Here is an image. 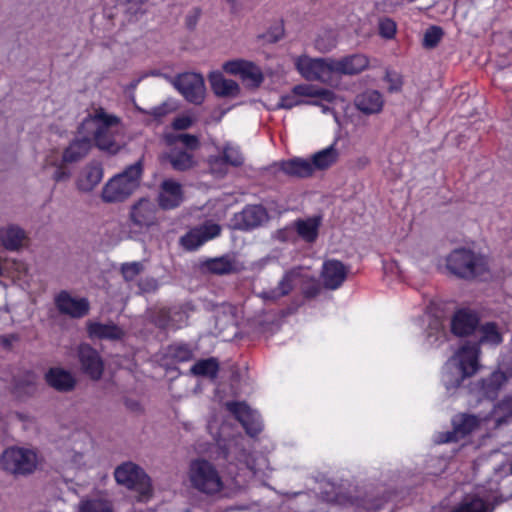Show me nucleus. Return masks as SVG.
I'll return each instance as SVG.
<instances>
[{
	"instance_id": "obj_55",
	"label": "nucleus",
	"mask_w": 512,
	"mask_h": 512,
	"mask_svg": "<svg viewBox=\"0 0 512 512\" xmlns=\"http://www.w3.org/2000/svg\"><path fill=\"white\" fill-rule=\"evenodd\" d=\"M174 107L171 104L164 102L159 106L153 107L148 111H144L145 114L153 117L155 120H161L171 112H173Z\"/></svg>"
},
{
	"instance_id": "obj_2",
	"label": "nucleus",
	"mask_w": 512,
	"mask_h": 512,
	"mask_svg": "<svg viewBox=\"0 0 512 512\" xmlns=\"http://www.w3.org/2000/svg\"><path fill=\"white\" fill-rule=\"evenodd\" d=\"M168 151L163 153L161 160L168 163L177 172H185L197 165L195 151L200 148V140L196 135L180 133L166 137Z\"/></svg>"
},
{
	"instance_id": "obj_51",
	"label": "nucleus",
	"mask_w": 512,
	"mask_h": 512,
	"mask_svg": "<svg viewBox=\"0 0 512 512\" xmlns=\"http://www.w3.org/2000/svg\"><path fill=\"white\" fill-rule=\"evenodd\" d=\"M143 271L140 262L125 263L121 266V273L125 281H133Z\"/></svg>"
},
{
	"instance_id": "obj_18",
	"label": "nucleus",
	"mask_w": 512,
	"mask_h": 512,
	"mask_svg": "<svg viewBox=\"0 0 512 512\" xmlns=\"http://www.w3.org/2000/svg\"><path fill=\"white\" fill-rule=\"evenodd\" d=\"M220 233L221 226L219 224L207 221L189 230L180 238V243L186 250L193 251L205 242L219 236Z\"/></svg>"
},
{
	"instance_id": "obj_6",
	"label": "nucleus",
	"mask_w": 512,
	"mask_h": 512,
	"mask_svg": "<svg viewBox=\"0 0 512 512\" xmlns=\"http://www.w3.org/2000/svg\"><path fill=\"white\" fill-rule=\"evenodd\" d=\"M144 170L143 158L127 166L103 187L101 198L105 203L123 202L140 186Z\"/></svg>"
},
{
	"instance_id": "obj_29",
	"label": "nucleus",
	"mask_w": 512,
	"mask_h": 512,
	"mask_svg": "<svg viewBox=\"0 0 512 512\" xmlns=\"http://www.w3.org/2000/svg\"><path fill=\"white\" fill-rule=\"evenodd\" d=\"M115 5L113 8H104V15L113 20L120 13L124 14L127 17L128 21H131L133 18L137 19L139 15H143L145 10L143 5L148 0H114Z\"/></svg>"
},
{
	"instance_id": "obj_27",
	"label": "nucleus",
	"mask_w": 512,
	"mask_h": 512,
	"mask_svg": "<svg viewBox=\"0 0 512 512\" xmlns=\"http://www.w3.org/2000/svg\"><path fill=\"white\" fill-rule=\"evenodd\" d=\"M512 498V492L509 497L497 496L493 504H490L477 495H466L462 501L451 509L450 512H493L496 505Z\"/></svg>"
},
{
	"instance_id": "obj_1",
	"label": "nucleus",
	"mask_w": 512,
	"mask_h": 512,
	"mask_svg": "<svg viewBox=\"0 0 512 512\" xmlns=\"http://www.w3.org/2000/svg\"><path fill=\"white\" fill-rule=\"evenodd\" d=\"M450 331L458 338L471 339L468 343H488L497 346L503 341L497 323H482L480 313L469 307L455 310L450 320Z\"/></svg>"
},
{
	"instance_id": "obj_22",
	"label": "nucleus",
	"mask_w": 512,
	"mask_h": 512,
	"mask_svg": "<svg viewBox=\"0 0 512 512\" xmlns=\"http://www.w3.org/2000/svg\"><path fill=\"white\" fill-rule=\"evenodd\" d=\"M243 268L242 263L233 254L209 258L201 264V269L204 272L219 276L236 274L242 271Z\"/></svg>"
},
{
	"instance_id": "obj_49",
	"label": "nucleus",
	"mask_w": 512,
	"mask_h": 512,
	"mask_svg": "<svg viewBox=\"0 0 512 512\" xmlns=\"http://www.w3.org/2000/svg\"><path fill=\"white\" fill-rule=\"evenodd\" d=\"M396 23L394 20L388 17L380 19L378 25L379 35L385 39H392L396 34Z\"/></svg>"
},
{
	"instance_id": "obj_45",
	"label": "nucleus",
	"mask_w": 512,
	"mask_h": 512,
	"mask_svg": "<svg viewBox=\"0 0 512 512\" xmlns=\"http://www.w3.org/2000/svg\"><path fill=\"white\" fill-rule=\"evenodd\" d=\"M444 35V31L440 26H430L424 33L422 45L426 49H433L438 46Z\"/></svg>"
},
{
	"instance_id": "obj_23",
	"label": "nucleus",
	"mask_w": 512,
	"mask_h": 512,
	"mask_svg": "<svg viewBox=\"0 0 512 512\" xmlns=\"http://www.w3.org/2000/svg\"><path fill=\"white\" fill-rule=\"evenodd\" d=\"M348 272V268L339 260L324 261L320 274L323 286L329 290L338 289L346 280Z\"/></svg>"
},
{
	"instance_id": "obj_35",
	"label": "nucleus",
	"mask_w": 512,
	"mask_h": 512,
	"mask_svg": "<svg viewBox=\"0 0 512 512\" xmlns=\"http://www.w3.org/2000/svg\"><path fill=\"white\" fill-rule=\"evenodd\" d=\"M210 85L218 97H237L240 93L238 83L231 79H226L221 73H211L209 77Z\"/></svg>"
},
{
	"instance_id": "obj_24",
	"label": "nucleus",
	"mask_w": 512,
	"mask_h": 512,
	"mask_svg": "<svg viewBox=\"0 0 512 512\" xmlns=\"http://www.w3.org/2000/svg\"><path fill=\"white\" fill-rule=\"evenodd\" d=\"M81 368L93 380H99L103 374L104 363L97 352L89 344H82L78 349Z\"/></svg>"
},
{
	"instance_id": "obj_17",
	"label": "nucleus",
	"mask_w": 512,
	"mask_h": 512,
	"mask_svg": "<svg viewBox=\"0 0 512 512\" xmlns=\"http://www.w3.org/2000/svg\"><path fill=\"white\" fill-rule=\"evenodd\" d=\"M219 457L228 463V473L236 477L238 470L247 467L250 453L238 441H230L227 444L219 445Z\"/></svg>"
},
{
	"instance_id": "obj_30",
	"label": "nucleus",
	"mask_w": 512,
	"mask_h": 512,
	"mask_svg": "<svg viewBox=\"0 0 512 512\" xmlns=\"http://www.w3.org/2000/svg\"><path fill=\"white\" fill-rule=\"evenodd\" d=\"M356 108L366 115L377 114L382 111L384 99L377 90H365L355 98Z\"/></svg>"
},
{
	"instance_id": "obj_10",
	"label": "nucleus",
	"mask_w": 512,
	"mask_h": 512,
	"mask_svg": "<svg viewBox=\"0 0 512 512\" xmlns=\"http://www.w3.org/2000/svg\"><path fill=\"white\" fill-rule=\"evenodd\" d=\"M36 464V454L25 448H8L0 458V467L13 475L30 474L35 470Z\"/></svg>"
},
{
	"instance_id": "obj_19",
	"label": "nucleus",
	"mask_w": 512,
	"mask_h": 512,
	"mask_svg": "<svg viewBox=\"0 0 512 512\" xmlns=\"http://www.w3.org/2000/svg\"><path fill=\"white\" fill-rule=\"evenodd\" d=\"M485 343H466L458 351V365L454 366L462 378H470L480 369V346Z\"/></svg>"
},
{
	"instance_id": "obj_63",
	"label": "nucleus",
	"mask_w": 512,
	"mask_h": 512,
	"mask_svg": "<svg viewBox=\"0 0 512 512\" xmlns=\"http://www.w3.org/2000/svg\"><path fill=\"white\" fill-rule=\"evenodd\" d=\"M369 164V159L367 157H360L357 160V166L361 169L365 168Z\"/></svg>"
},
{
	"instance_id": "obj_16",
	"label": "nucleus",
	"mask_w": 512,
	"mask_h": 512,
	"mask_svg": "<svg viewBox=\"0 0 512 512\" xmlns=\"http://www.w3.org/2000/svg\"><path fill=\"white\" fill-rule=\"evenodd\" d=\"M188 314L180 306L163 307L151 315V322L160 330H178L186 325Z\"/></svg>"
},
{
	"instance_id": "obj_32",
	"label": "nucleus",
	"mask_w": 512,
	"mask_h": 512,
	"mask_svg": "<svg viewBox=\"0 0 512 512\" xmlns=\"http://www.w3.org/2000/svg\"><path fill=\"white\" fill-rule=\"evenodd\" d=\"M47 384L59 392H70L76 385L73 375L62 368H50L45 374Z\"/></svg>"
},
{
	"instance_id": "obj_53",
	"label": "nucleus",
	"mask_w": 512,
	"mask_h": 512,
	"mask_svg": "<svg viewBox=\"0 0 512 512\" xmlns=\"http://www.w3.org/2000/svg\"><path fill=\"white\" fill-rule=\"evenodd\" d=\"M276 239L281 242L295 243L297 241V233L294 227V221L285 228L277 230Z\"/></svg>"
},
{
	"instance_id": "obj_60",
	"label": "nucleus",
	"mask_w": 512,
	"mask_h": 512,
	"mask_svg": "<svg viewBox=\"0 0 512 512\" xmlns=\"http://www.w3.org/2000/svg\"><path fill=\"white\" fill-rule=\"evenodd\" d=\"M158 282L154 278H146L141 280L139 283V287L143 292H155L158 289Z\"/></svg>"
},
{
	"instance_id": "obj_9",
	"label": "nucleus",
	"mask_w": 512,
	"mask_h": 512,
	"mask_svg": "<svg viewBox=\"0 0 512 512\" xmlns=\"http://www.w3.org/2000/svg\"><path fill=\"white\" fill-rule=\"evenodd\" d=\"M114 477L118 484L137 492L141 501L151 496V480L140 466L132 462L123 463L115 469Z\"/></svg>"
},
{
	"instance_id": "obj_36",
	"label": "nucleus",
	"mask_w": 512,
	"mask_h": 512,
	"mask_svg": "<svg viewBox=\"0 0 512 512\" xmlns=\"http://www.w3.org/2000/svg\"><path fill=\"white\" fill-rule=\"evenodd\" d=\"M512 375H507L501 370L493 371L488 377L483 378L480 382L483 395L491 400L497 398L500 389L508 381Z\"/></svg>"
},
{
	"instance_id": "obj_42",
	"label": "nucleus",
	"mask_w": 512,
	"mask_h": 512,
	"mask_svg": "<svg viewBox=\"0 0 512 512\" xmlns=\"http://www.w3.org/2000/svg\"><path fill=\"white\" fill-rule=\"evenodd\" d=\"M167 357L174 362H188L193 359L194 353L190 344L174 342L167 347Z\"/></svg>"
},
{
	"instance_id": "obj_34",
	"label": "nucleus",
	"mask_w": 512,
	"mask_h": 512,
	"mask_svg": "<svg viewBox=\"0 0 512 512\" xmlns=\"http://www.w3.org/2000/svg\"><path fill=\"white\" fill-rule=\"evenodd\" d=\"M37 388V375L32 371H27L13 379V394L20 400L34 396Z\"/></svg>"
},
{
	"instance_id": "obj_54",
	"label": "nucleus",
	"mask_w": 512,
	"mask_h": 512,
	"mask_svg": "<svg viewBox=\"0 0 512 512\" xmlns=\"http://www.w3.org/2000/svg\"><path fill=\"white\" fill-rule=\"evenodd\" d=\"M299 97V95H295L293 92L292 94L283 95L277 106L282 109H291L295 106L305 105L306 100L300 99Z\"/></svg>"
},
{
	"instance_id": "obj_58",
	"label": "nucleus",
	"mask_w": 512,
	"mask_h": 512,
	"mask_svg": "<svg viewBox=\"0 0 512 512\" xmlns=\"http://www.w3.org/2000/svg\"><path fill=\"white\" fill-rule=\"evenodd\" d=\"M248 63L249 62L242 60L230 61L226 63L225 68L228 72L232 74H240L242 76L243 71L245 70Z\"/></svg>"
},
{
	"instance_id": "obj_13",
	"label": "nucleus",
	"mask_w": 512,
	"mask_h": 512,
	"mask_svg": "<svg viewBox=\"0 0 512 512\" xmlns=\"http://www.w3.org/2000/svg\"><path fill=\"white\" fill-rule=\"evenodd\" d=\"M332 58H310L300 56L295 61L296 69L308 81H322L333 74Z\"/></svg>"
},
{
	"instance_id": "obj_46",
	"label": "nucleus",
	"mask_w": 512,
	"mask_h": 512,
	"mask_svg": "<svg viewBox=\"0 0 512 512\" xmlns=\"http://www.w3.org/2000/svg\"><path fill=\"white\" fill-rule=\"evenodd\" d=\"M464 380L465 378H462V375L458 374L457 370L450 366L446 367L442 376V381L447 391L457 389Z\"/></svg>"
},
{
	"instance_id": "obj_56",
	"label": "nucleus",
	"mask_w": 512,
	"mask_h": 512,
	"mask_svg": "<svg viewBox=\"0 0 512 512\" xmlns=\"http://www.w3.org/2000/svg\"><path fill=\"white\" fill-rule=\"evenodd\" d=\"M384 80L389 83L388 91L390 93L398 92L401 90L403 82L400 74L397 72L387 70Z\"/></svg>"
},
{
	"instance_id": "obj_57",
	"label": "nucleus",
	"mask_w": 512,
	"mask_h": 512,
	"mask_svg": "<svg viewBox=\"0 0 512 512\" xmlns=\"http://www.w3.org/2000/svg\"><path fill=\"white\" fill-rule=\"evenodd\" d=\"M201 9L198 7H194L192 10L188 12L185 17V26L189 30H194L198 24V21L201 16Z\"/></svg>"
},
{
	"instance_id": "obj_25",
	"label": "nucleus",
	"mask_w": 512,
	"mask_h": 512,
	"mask_svg": "<svg viewBox=\"0 0 512 512\" xmlns=\"http://www.w3.org/2000/svg\"><path fill=\"white\" fill-rule=\"evenodd\" d=\"M333 74L358 75L369 66V58L364 54H352L340 59L332 58Z\"/></svg>"
},
{
	"instance_id": "obj_48",
	"label": "nucleus",
	"mask_w": 512,
	"mask_h": 512,
	"mask_svg": "<svg viewBox=\"0 0 512 512\" xmlns=\"http://www.w3.org/2000/svg\"><path fill=\"white\" fill-rule=\"evenodd\" d=\"M426 340L430 346H439L446 340L445 331L438 322L435 323V327L432 324L429 326Z\"/></svg>"
},
{
	"instance_id": "obj_47",
	"label": "nucleus",
	"mask_w": 512,
	"mask_h": 512,
	"mask_svg": "<svg viewBox=\"0 0 512 512\" xmlns=\"http://www.w3.org/2000/svg\"><path fill=\"white\" fill-rule=\"evenodd\" d=\"M241 77L249 81V85L253 88L259 87L264 80L261 70L252 63H248Z\"/></svg>"
},
{
	"instance_id": "obj_5",
	"label": "nucleus",
	"mask_w": 512,
	"mask_h": 512,
	"mask_svg": "<svg viewBox=\"0 0 512 512\" xmlns=\"http://www.w3.org/2000/svg\"><path fill=\"white\" fill-rule=\"evenodd\" d=\"M447 271L463 280H473L489 272L486 256L468 248H456L446 256Z\"/></svg>"
},
{
	"instance_id": "obj_28",
	"label": "nucleus",
	"mask_w": 512,
	"mask_h": 512,
	"mask_svg": "<svg viewBox=\"0 0 512 512\" xmlns=\"http://www.w3.org/2000/svg\"><path fill=\"white\" fill-rule=\"evenodd\" d=\"M183 201L181 185L173 180H164L160 186L158 206L163 210L177 208Z\"/></svg>"
},
{
	"instance_id": "obj_37",
	"label": "nucleus",
	"mask_w": 512,
	"mask_h": 512,
	"mask_svg": "<svg viewBox=\"0 0 512 512\" xmlns=\"http://www.w3.org/2000/svg\"><path fill=\"white\" fill-rule=\"evenodd\" d=\"M25 239V231L17 225L0 228V242L7 250H18Z\"/></svg>"
},
{
	"instance_id": "obj_52",
	"label": "nucleus",
	"mask_w": 512,
	"mask_h": 512,
	"mask_svg": "<svg viewBox=\"0 0 512 512\" xmlns=\"http://www.w3.org/2000/svg\"><path fill=\"white\" fill-rule=\"evenodd\" d=\"M284 36V26L282 23L276 24L269 28V30L261 35V38L269 44H274L280 41Z\"/></svg>"
},
{
	"instance_id": "obj_4",
	"label": "nucleus",
	"mask_w": 512,
	"mask_h": 512,
	"mask_svg": "<svg viewBox=\"0 0 512 512\" xmlns=\"http://www.w3.org/2000/svg\"><path fill=\"white\" fill-rule=\"evenodd\" d=\"M92 119L97 123L93 134L95 146L111 155L117 154L124 146V128L120 118L107 114L103 108H98Z\"/></svg>"
},
{
	"instance_id": "obj_61",
	"label": "nucleus",
	"mask_w": 512,
	"mask_h": 512,
	"mask_svg": "<svg viewBox=\"0 0 512 512\" xmlns=\"http://www.w3.org/2000/svg\"><path fill=\"white\" fill-rule=\"evenodd\" d=\"M124 405L128 410L134 413H141L143 411L142 405L136 399L125 398Z\"/></svg>"
},
{
	"instance_id": "obj_31",
	"label": "nucleus",
	"mask_w": 512,
	"mask_h": 512,
	"mask_svg": "<svg viewBox=\"0 0 512 512\" xmlns=\"http://www.w3.org/2000/svg\"><path fill=\"white\" fill-rule=\"evenodd\" d=\"M103 178V167L98 162H91L85 166L77 180V189L81 192L92 191Z\"/></svg>"
},
{
	"instance_id": "obj_33",
	"label": "nucleus",
	"mask_w": 512,
	"mask_h": 512,
	"mask_svg": "<svg viewBox=\"0 0 512 512\" xmlns=\"http://www.w3.org/2000/svg\"><path fill=\"white\" fill-rule=\"evenodd\" d=\"M320 226V216L298 218L294 221L297 237L309 244H313L317 240Z\"/></svg>"
},
{
	"instance_id": "obj_14",
	"label": "nucleus",
	"mask_w": 512,
	"mask_h": 512,
	"mask_svg": "<svg viewBox=\"0 0 512 512\" xmlns=\"http://www.w3.org/2000/svg\"><path fill=\"white\" fill-rule=\"evenodd\" d=\"M293 93L295 95L310 98L306 100L305 105H314L322 109L323 113H330L333 111L327 103H333L337 96L336 94L327 88L318 87L313 84H299L293 87Z\"/></svg>"
},
{
	"instance_id": "obj_50",
	"label": "nucleus",
	"mask_w": 512,
	"mask_h": 512,
	"mask_svg": "<svg viewBox=\"0 0 512 512\" xmlns=\"http://www.w3.org/2000/svg\"><path fill=\"white\" fill-rule=\"evenodd\" d=\"M208 163L212 174L218 177H223L227 174L229 165L220 155L210 157Z\"/></svg>"
},
{
	"instance_id": "obj_20",
	"label": "nucleus",
	"mask_w": 512,
	"mask_h": 512,
	"mask_svg": "<svg viewBox=\"0 0 512 512\" xmlns=\"http://www.w3.org/2000/svg\"><path fill=\"white\" fill-rule=\"evenodd\" d=\"M267 209L258 205H247L240 213L235 214L233 225L235 229L249 231L260 227L269 221Z\"/></svg>"
},
{
	"instance_id": "obj_3",
	"label": "nucleus",
	"mask_w": 512,
	"mask_h": 512,
	"mask_svg": "<svg viewBox=\"0 0 512 512\" xmlns=\"http://www.w3.org/2000/svg\"><path fill=\"white\" fill-rule=\"evenodd\" d=\"M92 139L87 136L74 138L63 150L61 160L56 157L47 156L45 158L43 169L46 171L53 169L51 179L55 183L66 182L72 177L70 164L82 161L92 148Z\"/></svg>"
},
{
	"instance_id": "obj_7",
	"label": "nucleus",
	"mask_w": 512,
	"mask_h": 512,
	"mask_svg": "<svg viewBox=\"0 0 512 512\" xmlns=\"http://www.w3.org/2000/svg\"><path fill=\"white\" fill-rule=\"evenodd\" d=\"M188 479L194 490L208 497L219 495L225 488L219 470L205 458H196L190 462Z\"/></svg>"
},
{
	"instance_id": "obj_44",
	"label": "nucleus",
	"mask_w": 512,
	"mask_h": 512,
	"mask_svg": "<svg viewBox=\"0 0 512 512\" xmlns=\"http://www.w3.org/2000/svg\"><path fill=\"white\" fill-rule=\"evenodd\" d=\"M224 161L231 167H241L244 163V157L238 147L225 145L220 155Z\"/></svg>"
},
{
	"instance_id": "obj_11",
	"label": "nucleus",
	"mask_w": 512,
	"mask_h": 512,
	"mask_svg": "<svg viewBox=\"0 0 512 512\" xmlns=\"http://www.w3.org/2000/svg\"><path fill=\"white\" fill-rule=\"evenodd\" d=\"M129 220L139 229H149L159 224L160 208L152 200L141 198L130 207Z\"/></svg>"
},
{
	"instance_id": "obj_26",
	"label": "nucleus",
	"mask_w": 512,
	"mask_h": 512,
	"mask_svg": "<svg viewBox=\"0 0 512 512\" xmlns=\"http://www.w3.org/2000/svg\"><path fill=\"white\" fill-rule=\"evenodd\" d=\"M453 430L445 434L443 442H457L476 430L480 421L475 415L459 414L452 419Z\"/></svg>"
},
{
	"instance_id": "obj_38",
	"label": "nucleus",
	"mask_w": 512,
	"mask_h": 512,
	"mask_svg": "<svg viewBox=\"0 0 512 512\" xmlns=\"http://www.w3.org/2000/svg\"><path fill=\"white\" fill-rule=\"evenodd\" d=\"M280 169L288 176L297 178L310 177L314 172V167L309 160L302 158H293L283 161Z\"/></svg>"
},
{
	"instance_id": "obj_64",
	"label": "nucleus",
	"mask_w": 512,
	"mask_h": 512,
	"mask_svg": "<svg viewBox=\"0 0 512 512\" xmlns=\"http://www.w3.org/2000/svg\"><path fill=\"white\" fill-rule=\"evenodd\" d=\"M502 407L512 413V398L506 399L502 402Z\"/></svg>"
},
{
	"instance_id": "obj_62",
	"label": "nucleus",
	"mask_w": 512,
	"mask_h": 512,
	"mask_svg": "<svg viewBox=\"0 0 512 512\" xmlns=\"http://www.w3.org/2000/svg\"><path fill=\"white\" fill-rule=\"evenodd\" d=\"M16 340H18V336L15 334L2 335L0 337V343L5 349H10L12 347V343Z\"/></svg>"
},
{
	"instance_id": "obj_8",
	"label": "nucleus",
	"mask_w": 512,
	"mask_h": 512,
	"mask_svg": "<svg viewBox=\"0 0 512 512\" xmlns=\"http://www.w3.org/2000/svg\"><path fill=\"white\" fill-rule=\"evenodd\" d=\"M298 283L301 284V292L306 299H314L322 291L318 280L304 276L300 268H293L284 274L277 287L262 291L260 296L266 301H276L288 295Z\"/></svg>"
},
{
	"instance_id": "obj_59",
	"label": "nucleus",
	"mask_w": 512,
	"mask_h": 512,
	"mask_svg": "<svg viewBox=\"0 0 512 512\" xmlns=\"http://www.w3.org/2000/svg\"><path fill=\"white\" fill-rule=\"evenodd\" d=\"M192 119L189 116L176 117L172 122V127L175 130H186L192 126Z\"/></svg>"
},
{
	"instance_id": "obj_43",
	"label": "nucleus",
	"mask_w": 512,
	"mask_h": 512,
	"mask_svg": "<svg viewBox=\"0 0 512 512\" xmlns=\"http://www.w3.org/2000/svg\"><path fill=\"white\" fill-rule=\"evenodd\" d=\"M79 512H113L110 501L100 498L82 500Z\"/></svg>"
},
{
	"instance_id": "obj_39",
	"label": "nucleus",
	"mask_w": 512,
	"mask_h": 512,
	"mask_svg": "<svg viewBox=\"0 0 512 512\" xmlns=\"http://www.w3.org/2000/svg\"><path fill=\"white\" fill-rule=\"evenodd\" d=\"M90 337L98 339L119 340L124 335L123 330L114 323L91 322L88 324Z\"/></svg>"
},
{
	"instance_id": "obj_15",
	"label": "nucleus",
	"mask_w": 512,
	"mask_h": 512,
	"mask_svg": "<svg viewBox=\"0 0 512 512\" xmlns=\"http://www.w3.org/2000/svg\"><path fill=\"white\" fill-rule=\"evenodd\" d=\"M227 410L241 423L246 433L251 436H257L263 429V424L259 414L252 410L243 402H227Z\"/></svg>"
},
{
	"instance_id": "obj_12",
	"label": "nucleus",
	"mask_w": 512,
	"mask_h": 512,
	"mask_svg": "<svg viewBox=\"0 0 512 512\" xmlns=\"http://www.w3.org/2000/svg\"><path fill=\"white\" fill-rule=\"evenodd\" d=\"M174 86L188 102L200 105L204 101L205 83L202 75L192 72L180 74L175 78Z\"/></svg>"
},
{
	"instance_id": "obj_21",
	"label": "nucleus",
	"mask_w": 512,
	"mask_h": 512,
	"mask_svg": "<svg viewBox=\"0 0 512 512\" xmlns=\"http://www.w3.org/2000/svg\"><path fill=\"white\" fill-rule=\"evenodd\" d=\"M54 304L60 314L75 319L86 316L90 309L89 302L86 298H73L65 290L55 296Z\"/></svg>"
},
{
	"instance_id": "obj_40",
	"label": "nucleus",
	"mask_w": 512,
	"mask_h": 512,
	"mask_svg": "<svg viewBox=\"0 0 512 512\" xmlns=\"http://www.w3.org/2000/svg\"><path fill=\"white\" fill-rule=\"evenodd\" d=\"M190 372L194 376H201V377H206V378H210V379H215L219 372V362L214 357L198 360L190 368Z\"/></svg>"
},
{
	"instance_id": "obj_41",
	"label": "nucleus",
	"mask_w": 512,
	"mask_h": 512,
	"mask_svg": "<svg viewBox=\"0 0 512 512\" xmlns=\"http://www.w3.org/2000/svg\"><path fill=\"white\" fill-rule=\"evenodd\" d=\"M339 153L334 145H331L312 156L311 164L315 169L324 170L336 163Z\"/></svg>"
}]
</instances>
